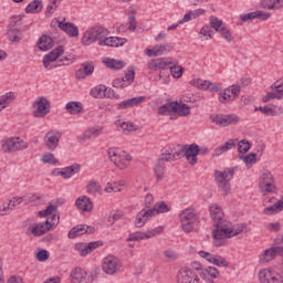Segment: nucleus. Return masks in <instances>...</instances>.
<instances>
[{"label":"nucleus","mask_w":283,"mask_h":283,"mask_svg":"<svg viewBox=\"0 0 283 283\" xmlns=\"http://www.w3.org/2000/svg\"><path fill=\"white\" fill-rule=\"evenodd\" d=\"M210 218L214 222L216 229L212 231L214 247H222L220 241L223 238H229L231 231L227 229L231 223L224 219V211L218 203H211L209 207Z\"/></svg>","instance_id":"1"},{"label":"nucleus","mask_w":283,"mask_h":283,"mask_svg":"<svg viewBox=\"0 0 283 283\" xmlns=\"http://www.w3.org/2000/svg\"><path fill=\"white\" fill-rule=\"evenodd\" d=\"M235 171H238V166L232 168H226L224 171L214 170L216 182L219 189L223 191V193H228V191H231V180H233Z\"/></svg>","instance_id":"2"},{"label":"nucleus","mask_w":283,"mask_h":283,"mask_svg":"<svg viewBox=\"0 0 283 283\" xmlns=\"http://www.w3.org/2000/svg\"><path fill=\"white\" fill-rule=\"evenodd\" d=\"M21 25H23V20L19 17H14L7 27V39L13 45H19L23 40Z\"/></svg>","instance_id":"3"},{"label":"nucleus","mask_w":283,"mask_h":283,"mask_svg":"<svg viewBox=\"0 0 283 283\" xmlns=\"http://www.w3.org/2000/svg\"><path fill=\"white\" fill-rule=\"evenodd\" d=\"M101 275V268H94L93 272L87 275V272L81 268H75L70 275L72 283H92Z\"/></svg>","instance_id":"4"},{"label":"nucleus","mask_w":283,"mask_h":283,"mask_svg":"<svg viewBox=\"0 0 283 283\" xmlns=\"http://www.w3.org/2000/svg\"><path fill=\"white\" fill-rule=\"evenodd\" d=\"M106 36H109V31L104 27H93L88 29L83 38L82 43L83 45H92V43H96V41H104Z\"/></svg>","instance_id":"5"},{"label":"nucleus","mask_w":283,"mask_h":283,"mask_svg":"<svg viewBox=\"0 0 283 283\" xmlns=\"http://www.w3.org/2000/svg\"><path fill=\"white\" fill-rule=\"evenodd\" d=\"M179 218L182 231H185V233H191V231H193V228L196 227V209L187 208L182 210L179 214Z\"/></svg>","instance_id":"6"},{"label":"nucleus","mask_w":283,"mask_h":283,"mask_svg":"<svg viewBox=\"0 0 283 283\" xmlns=\"http://www.w3.org/2000/svg\"><path fill=\"white\" fill-rule=\"evenodd\" d=\"M107 154L111 161L114 163L118 169H127V167H129V163L133 160L130 155H127L125 150H123L122 154H118V150L109 148Z\"/></svg>","instance_id":"7"},{"label":"nucleus","mask_w":283,"mask_h":283,"mask_svg":"<svg viewBox=\"0 0 283 283\" xmlns=\"http://www.w3.org/2000/svg\"><path fill=\"white\" fill-rule=\"evenodd\" d=\"M62 136L63 134H61V132L57 129L49 130L43 138V143L46 149H49V151H56V147H59V143H61Z\"/></svg>","instance_id":"8"},{"label":"nucleus","mask_w":283,"mask_h":283,"mask_svg":"<svg viewBox=\"0 0 283 283\" xmlns=\"http://www.w3.org/2000/svg\"><path fill=\"white\" fill-rule=\"evenodd\" d=\"M160 233H163V227H157L146 232H133L127 237L126 242H138V240H149V238H155V235H160Z\"/></svg>","instance_id":"9"},{"label":"nucleus","mask_w":283,"mask_h":283,"mask_svg":"<svg viewBox=\"0 0 283 283\" xmlns=\"http://www.w3.org/2000/svg\"><path fill=\"white\" fill-rule=\"evenodd\" d=\"M169 65H178V60L174 57H161L154 59L147 63L148 70L157 71V70H167Z\"/></svg>","instance_id":"10"},{"label":"nucleus","mask_w":283,"mask_h":283,"mask_svg":"<svg viewBox=\"0 0 283 283\" xmlns=\"http://www.w3.org/2000/svg\"><path fill=\"white\" fill-rule=\"evenodd\" d=\"M120 268V260L114 255H108L103 260L102 270L106 275H114Z\"/></svg>","instance_id":"11"},{"label":"nucleus","mask_w":283,"mask_h":283,"mask_svg":"<svg viewBox=\"0 0 283 283\" xmlns=\"http://www.w3.org/2000/svg\"><path fill=\"white\" fill-rule=\"evenodd\" d=\"M184 154L186 160H188L189 165L198 164V156H200V146L198 144H186L184 145Z\"/></svg>","instance_id":"12"},{"label":"nucleus","mask_w":283,"mask_h":283,"mask_svg":"<svg viewBox=\"0 0 283 283\" xmlns=\"http://www.w3.org/2000/svg\"><path fill=\"white\" fill-rule=\"evenodd\" d=\"M177 283H200V277L193 270L181 268L177 274Z\"/></svg>","instance_id":"13"},{"label":"nucleus","mask_w":283,"mask_h":283,"mask_svg":"<svg viewBox=\"0 0 283 283\" xmlns=\"http://www.w3.org/2000/svg\"><path fill=\"white\" fill-rule=\"evenodd\" d=\"M33 105H36V109L33 111V117L34 118H45L48 114L50 113V101H48V97H39Z\"/></svg>","instance_id":"14"},{"label":"nucleus","mask_w":283,"mask_h":283,"mask_svg":"<svg viewBox=\"0 0 283 283\" xmlns=\"http://www.w3.org/2000/svg\"><path fill=\"white\" fill-rule=\"evenodd\" d=\"M276 255H283V247H272L260 254L259 260L261 264H266L275 260Z\"/></svg>","instance_id":"15"},{"label":"nucleus","mask_w":283,"mask_h":283,"mask_svg":"<svg viewBox=\"0 0 283 283\" xmlns=\"http://www.w3.org/2000/svg\"><path fill=\"white\" fill-rule=\"evenodd\" d=\"M103 134L102 126H94L87 128L83 134L77 137L78 143H85V140H94V138H98Z\"/></svg>","instance_id":"16"},{"label":"nucleus","mask_w":283,"mask_h":283,"mask_svg":"<svg viewBox=\"0 0 283 283\" xmlns=\"http://www.w3.org/2000/svg\"><path fill=\"white\" fill-rule=\"evenodd\" d=\"M147 101V96H137L129 99H124L117 106V109H129L132 107H138V105H143Z\"/></svg>","instance_id":"17"},{"label":"nucleus","mask_w":283,"mask_h":283,"mask_svg":"<svg viewBox=\"0 0 283 283\" xmlns=\"http://www.w3.org/2000/svg\"><path fill=\"white\" fill-rule=\"evenodd\" d=\"M279 276L280 274L269 269L259 272V280L261 283H279Z\"/></svg>","instance_id":"18"},{"label":"nucleus","mask_w":283,"mask_h":283,"mask_svg":"<svg viewBox=\"0 0 283 283\" xmlns=\"http://www.w3.org/2000/svg\"><path fill=\"white\" fill-rule=\"evenodd\" d=\"M226 229L228 231H230V237H223L221 240H220V244L221 247H224L227 240H229V238H235V235H240V233H249V228L247 227V223H240L237 229H231L228 227H226Z\"/></svg>","instance_id":"19"},{"label":"nucleus","mask_w":283,"mask_h":283,"mask_svg":"<svg viewBox=\"0 0 283 283\" xmlns=\"http://www.w3.org/2000/svg\"><path fill=\"white\" fill-rule=\"evenodd\" d=\"M199 275L205 282L214 283L213 280H218V277H220V272L218 271V269L209 266L208 269L199 272Z\"/></svg>","instance_id":"20"},{"label":"nucleus","mask_w":283,"mask_h":283,"mask_svg":"<svg viewBox=\"0 0 283 283\" xmlns=\"http://www.w3.org/2000/svg\"><path fill=\"white\" fill-rule=\"evenodd\" d=\"M127 43V39L125 38H116L109 36L104 38L102 41L98 42V45H106L108 48H120Z\"/></svg>","instance_id":"21"},{"label":"nucleus","mask_w":283,"mask_h":283,"mask_svg":"<svg viewBox=\"0 0 283 283\" xmlns=\"http://www.w3.org/2000/svg\"><path fill=\"white\" fill-rule=\"evenodd\" d=\"M52 229V222H50V220H46L32 227L31 233L32 235H35V238H39L41 235H45V233H48V231Z\"/></svg>","instance_id":"22"},{"label":"nucleus","mask_w":283,"mask_h":283,"mask_svg":"<svg viewBox=\"0 0 283 283\" xmlns=\"http://www.w3.org/2000/svg\"><path fill=\"white\" fill-rule=\"evenodd\" d=\"M63 54V46L59 45L43 57V65L45 69L50 67V63H54L59 56Z\"/></svg>","instance_id":"23"},{"label":"nucleus","mask_w":283,"mask_h":283,"mask_svg":"<svg viewBox=\"0 0 283 283\" xmlns=\"http://www.w3.org/2000/svg\"><path fill=\"white\" fill-rule=\"evenodd\" d=\"M59 28L60 30H62V32H65L67 36H71V39H75L76 36H78V27H76L72 22L61 21L59 22Z\"/></svg>","instance_id":"24"},{"label":"nucleus","mask_w":283,"mask_h":283,"mask_svg":"<svg viewBox=\"0 0 283 283\" xmlns=\"http://www.w3.org/2000/svg\"><path fill=\"white\" fill-rule=\"evenodd\" d=\"M75 206L80 211H85L86 213H90V211L94 209V203L87 196L78 197L75 201Z\"/></svg>","instance_id":"25"},{"label":"nucleus","mask_w":283,"mask_h":283,"mask_svg":"<svg viewBox=\"0 0 283 283\" xmlns=\"http://www.w3.org/2000/svg\"><path fill=\"white\" fill-rule=\"evenodd\" d=\"M94 62H84L82 67L76 71L75 76L78 81L85 78V76H92L94 74Z\"/></svg>","instance_id":"26"},{"label":"nucleus","mask_w":283,"mask_h":283,"mask_svg":"<svg viewBox=\"0 0 283 283\" xmlns=\"http://www.w3.org/2000/svg\"><path fill=\"white\" fill-rule=\"evenodd\" d=\"M255 112H261V114H264V116H282L283 108L280 106H260L255 108Z\"/></svg>","instance_id":"27"},{"label":"nucleus","mask_w":283,"mask_h":283,"mask_svg":"<svg viewBox=\"0 0 283 283\" xmlns=\"http://www.w3.org/2000/svg\"><path fill=\"white\" fill-rule=\"evenodd\" d=\"M151 214L149 212V210H145L143 209L142 211H139L135 218V227L137 229H143L144 224H147L148 220H151Z\"/></svg>","instance_id":"28"},{"label":"nucleus","mask_w":283,"mask_h":283,"mask_svg":"<svg viewBox=\"0 0 283 283\" xmlns=\"http://www.w3.org/2000/svg\"><path fill=\"white\" fill-rule=\"evenodd\" d=\"M38 48L41 52H48V50H52L54 48V40L50 35H42L38 41Z\"/></svg>","instance_id":"29"},{"label":"nucleus","mask_w":283,"mask_h":283,"mask_svg":"<svg viewBox=\"0 0 283 283\" xmlns=\"http://www.w3.org/2000/svg\"><path fill=\"white\" fill-rule=\"evenodd\" d=\"M172 114H177L178 116H189V114H191V108L185 103L175 101L172 104Z\"/></svg>","instance_id":"30"},{"label":"nucleus","mask_w":283,"mask_h":283,"mask_svg":"<svg viewBox=\"0 0 283 283\" xmlns=\"http://www.w3.org/2000/svg\"><path fill=\"white\" fill-rule=\"evenodd\" d=\"M150 216L154 218V216H158L160 213H169L170 208L167 206L165 201H159L154 205L151 209L148 210Z\"/></svg>","instance_id":"31"},{"label":"nucleus","mask_w":283,"mask_h":283,"mask_svg":"<svg viewBox=\"0 0 283 283\" xmlns=\"http://www.w3.org/2000/svg\"><path fill=\"white\" fill-rule=\"evenodd\" d=\"M81 171V165L74 164L72 166L63 168L60 172H57L63 178H72V176H76Z\"/></svg>","instance_id":"32"},{"label":"nucleus","mask_w":283,"mask_h":283,"mask_svg":"<svg viewBox=\"0 0 283 283\" xmlns=\"http://www.w3.org/2000/svg\"><path fill=\"white\" fill-rule=\"evenodd\" d=\"M41 10H43V1L41 0H33L25 8L27 14H39Z\"/></svg>","instance_id":"33"},{"label":"nucleus","mask_w":283,"mask_h":283,"mask_svg":"<svg viewBox=\"0 0 283 283\" xmlns=\"http://www.w3.org/2000/svg\"><path fill=\"white\" fill-rule=\"evenodd\" d=\"M17 203L21 205V199H13L4 202L2 205V209L0 210V216H8L9 213H12L14 207H17Z\"/></svg>","instance_id":"34"},{"label":"nucleus","mask_w":283,"mask_h":283,"mask_svg":"<svg viewBox=\"0 0 283 283\" xmlns=\"http://www.w3.org/2000/svg\"><path fill=\"white\" fill-rule=\"evenodd\" d=\"M103 63L109 70H123L125 67V62L119 61V60L109 59V57H105L103 60Z\"/></svg>","instance_id":"35"},{"label":"nucleus","mask_w":283,"mask_h":283,"mask_svg":"<svg viewBox=\"0 0 283 283\" xmlns=\"http://www.w3.org/2000/svg\"><path fill=\"white\" fill-rule=\"evenodd\" d=\"M1 149L4 154L17 151V138L11 137L2 143Z\"/></svg>","instance_id":"36"},{"label":"nucleus","mask_w":283,"mask_h":283,"mask_svg":"<svg viewBox=\"0 0 283 283\" xmlns=\"http://www.w3.org/2000/svg\"><path fill=\"white\" fill-rule=\"evenodd\" d=\"M279 211H283V199L263 209L264 216H275Z\"/></svg>","instance_id":"37"},{"label":"nucleus","mask_w":283,"mask_h":283,"mask_svg":"<svg viewBox=\"0 0 283 283\" xmlns=\"http://www.w3.org/2000/svg\"><path fill=\"white\" fill-rule=\"evenodd\" d=\"M65 109L69 114H81L83 112V104L81 102H69Z\"/></svg>","instance_id":"38"},{"label":"nucleus","mask_w":283,"mask_h":283,"mask_svg":"<svg viewBox=\"0 0 283 283\" xmlns=\"http://www.w3.org/2000/svg\"><path fill=\"white\" fill-rule=\"evenodd\" d=\"M154 174L157 179V182H160L165 177V164H163V159H159L154 168Z\"/></svg>","instance_id":"39"},{"label":"nucleus","mask_w":283,"mask_h":283,"mask_svg":"<svg viewBox=\"0 0 283 283\" xmlns=\"http://www.w3.org/2000/svg\"><path fill=\"white\" fill-rule=\"evenodd\" d=\"M14 101V93L13 92H8L4 95L0 96V112L2 109H6L10 103Z\"/></svg>","instance_id":"40"},{"label":"nucleus","mask_w":283,"mask_h":283,"mask_svg":"<svg viewBox=\"0 0 283 283\" xmlns=\"http://www.w3.org/2000/svg\"><path fill=\"white\" fill-rule=\"evenodd\" d=\"M80 235H85V224H77L73 227L69 232L70 240H74L75 238H78Z\"/></svg>","instance_id":"41"},{"label":"nucleus","mask_w":283,"mask_h":283,"mask_svg":"<svg viewBox=\"0 0 283 283\" xmlns=\"http://www.w3.org/2000/svg\"><path fill=\"white\" fill-rule=\"evenodd\" d=\"M259 189L262 196H266L269 193H273L277 188L275 187V182L264 184L259 182Z\"/></svg>","instance_id":"42"},{"label":"nucleus","mask_w":283,"mask_h":283,"mask_svg":"<svg viewBox=\"0 0 283 283\" xmlns=\"http://www.w3.org/2000/svg\"><path fill=\"white\" fill-rule=\"evenodd\" d=\"M209 119L219 127H227V115L224 114L210 115Z\"/></svg>","instance_id":"43"},{"label":"nucleus","mask_w":283,"mask_h":283,"mask_svg":"<svg viewBox=\"0 0 283 283\" xmlns=\"http://www.w3.org/2000/svg\"><path fill=\"white\" fill-rule=\"evenodd\" d=\"M174 113V102H168L158 107L157 114L159 116H167V114Z\"/></svg>","instance_id":"44"},{"label":"nucleus","mask_w":283,"mask_h":283,"mask_svg":"<svg viewBox=\"0 0 283 283\" xmlns=\"http://www.w3.org/2000/svg\"><path fill=\"white\" fill-rule=\"evenodd\" d=\"M54 213H59V208L52 203L45 210L39 211L40 218H48V216H54Z\"/></svg>","instance_id":"45"},{"label":"nucleus","mask_w":283,"mask_h":283,"mask_svg":"<svg viewBox=\"0 0 283 283\" xmlns=\"http://www.w3.org/2000/svg\"><path fill=\"white\" fill-rule=\"evenodd\" d=\"M156 48H157L156 50L157 56H163V54H169V52L174 50V45L169 43L159 44V45H156Z\"/></svg>","instance_id":"46"},{"label":"nucleus","mask_w":283,"mask_h":283,"mask_svg":"<svg viewBox=\"0 0 283 283\" xmlns=\"http://www.w3.org/2000/svg\"><path fill=\"white\" fill-rule=\"evenodd\" d=\"M76 57H74V55H66L62 59H60L55 65L51 66L52 67H61L63 65H72V63H74Z\"/></svg>","instance_id":"47"},{"label":"nucleus","mask_w":283,"mask_h":283,"mask_svg":"<svg viewBox=\"0 0 283 283\" xmlns=\"http://www.w3.org/2000/svg\"><path fill=\"white\" fill-rule=\"evenodd\" d=\"M75 251H77V253L81 255V258H85V255H88L90 252V248L87 247V243H76L74 247Z\"/></svg>","instance_id":"48"},{"label":"nucleus","mask_w":283,"mask_h":283,"mask_svg":"<svg viewBox=\"0 0 283 283\" xmlns=\"http://www.w3.org/2000/svg\"><path fill=\"white\" fill-rule=\"evenodd\" d=\"M220 103H231L232 101H235V96L231 95V91L228 88L223 90V93L219 95Z\"/></svg>","instance_id":"49"},{"label":"nucleus","mask_w":283,"mask_h":283,"mask_svg":"<svg viewBox=\"0 0 283 283\" xmlns=\"http://www.w3.org/2000/svg\"><path fill=\"white\" fill-rule=\"evenodd\" d=\"M106 88L107 86L105 85H98L91 91V96H94V98H103V96H105Z\"/></svg>","instance_id":"50"},{"label":"nucleus","mask_w":283,"mask_h":283,"mask_svg":"<svg viewBox=\"0 0 283 283\" xmlns=\"http://www.w3.org/2000/svg\"><path fill=\"white\" fill-rule=\"evenodd\" d=\"M42 163L48 165H59V160L54 158V154L52 153H44L42 155Z\"/></svg>","instance_id":"51"},{"label":"nucleus","mask_w":283,"mask_h":283,"mask_svg":"<svg viewBox=\"0 0 283 283\" xmlns=\"http://www.w3.org/2000/svg\"><path fill=\"white\" fill-rule=\"evenodd\" d=\"M170 74L174 78H180L182 76L184 69L178 64H170Z\"/></svg>","instance_id":"52"},{"label":"nucleus","mask_w":283,"mask_h":283,"mask_svg":"<svg viewBox=\"0 0 283 283\" xmlns=\"http://www.w3.org/2000/svg\"><path fill=\"white\" fill-rule=\"evenodd\" d=\"M238 158H240V160H243L245 165H251V163H255L258 155L255 153H250L248 155H238Z\"/></svg>","instance_id":"53"},{"label":"nucleus","mask_w":283,"mask_h":283,"mask_svg":"<svg viewBox=\"0 0 283 283\" xmlns=\"http://www.w3.org/2000/svg\"><path fill=\"white\" fill-rule=\"evenodd\" d=\"M260 182H264V184L275 182V178L273 177V175L271 174V171H269V170H263V171L261 172Z\"/></svg>","instance_id":"54"},{"label":"nucleus","mask_w":283,"mask_h":283,"mask_svg":"<svg viewBox=\"0 0 283 283\" xmlns=\"http://www.w3.org/2000/svg\"><path fill=\"white\" fill-rule=\"evenodd\" d=\"M251 149V143L247 139H242L241 142L238 143V151L239 154H247Z\"/></svg>","instance_id":"55"},{"label":"nucleus","mask_w":283,"mask_h":283,"mask_svg":"<svg viewBox=\"0 0 283 283\" xmlns=\"http://www.w3.org/2000/svg\"><path fill=\"white\" fill-rule=\"evenodd\" d=\"M86 191L87 193H91L92 196L98 193V191H101V185H98V182L96 181H91L87 186H86Z\"/></svg>","instance_id":"56"},{"label":"nucleus","mask_w":283,"mask_h":283,"mask_svg":"<svg viewBox=\"0 0 283 283\" xmlns=\"http://www.w3.org/2000/svg\"><path fill=\"white\" fill-rule=\"evenodd\" d=\"M159 160H163V164L165 165V163H174V153L171 150V148L166 149L163 154H161V158Z\"/></svg>","instance_id":"57"},{"label":"nucleus","mask_w":283,"mask_h":283,"mask_svg":"<svg viewBox=\"0 0 283 283\" xmlns=\"http://www.w3.org/2000/svg\"><path fill=\"white\" fill-rule=\"evenodd\" d=\"M190 85L198 90H207V80L193 78L190 81Z\"/></svg>","instance_id":"58"},{"label":"nucleus","mask_w":283,"mask_h":283,"mask_svg":"<svg viewBox=\"0 0 283 283\" xmlns=\"http://www.w3.org/2000/svg\"><path fill=\"white\" fill-rule=\"evenodd\" d=\"M124 134H129L130 132H137L138 127L134 125V123L124 122L120 125Z\"/></svg>","instance_id":"59"},{"label":"nucleus","mask_w":283,"mask_h":283,"mask_svg":"<svg viewBox=\"0 0 283 283\" xmlns=\"http://www.w3.org/2000/svg\"><path fill=\"white\" fill-rule=\"evenodd\" d=\"M35 258L38 262H48V260H50V252L48 250L40 249Z\"/></svg>","instance_id":"60"},{"label":"nucleus","mask_w":283,"mask_h":283,"mask_svg":"<svg viewBox=\"0 0 283 283\" xmlns=\"http://www.w3.org/2000/svg\"><path fill=\"white\" fill-rule=\"evenodd\" d=\"M240 123V117L235 114L226 115V127L229 125H238Z\"/></svg>","instance_id":"61"},{"label":"nucleus","mask_w":283,"mask_h":283,"mask_svg":"<svg viewBox=\"0 0 283 283\" xmlns=\"http://www.w3.org/2000/svg\"><path fill=\"white\" fill-rule=\"evenodd\" d=\"M172 150V158L175 160H180V158H185V147L179 146V148H171Z\"/></svg>","instance_id":"62"},{"label":"nucleus","mask_w":283,"mask_h":283,"mask_svg":"<svg viewBox=\"0 0 283 283\" xmlns=\"http://www.w3.org/2000/svg\"><path fill=\"white\" fill-rule=\"evenodd\" d=\"M210 25H211V28H213V30H216V32H220V30H222V28H224L222 20H220L218 18L211 19Z\"/></svg>","instance_id":"63"},{"label":"nucleus","mask_w":283,"mask_h":283,"mask_svg":"<svg viewBox=\"0 0 283 283\" xmlns=\"http://www.w3.org/2000/svg\"><path fill=\"white\" fill-rule=\"evenodd\" d=\"M212 264H214L216 266H229V261H227L226 258H222L220 255H216V258L212 260Z\"/></svg>","instance_id":"64"}]
</instances>
